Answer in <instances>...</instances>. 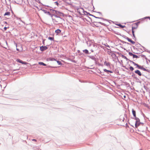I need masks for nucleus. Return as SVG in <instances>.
I'll list each match as a JSON object with an SVG mask.
<instances>
[{
    "mask_svg": "<svg viewBox=\"0 0 150 150\" xmlns=\"http://www.w3.org/2000/svg\"><path fill=\"white\" fill-rule=\"evenodd\" d=\"M125 96H124V97L125 98Z\"/></svg>",
    "mask_w": 150,
    "mask_h": 150,
    "instance_id": "nucleus-31",
    "label": "nucleus"
},
{
    "mask_svg": "<svg viewBox=\"0 0 150 150\" xmlns=\"http://www.w3.org/2000/svg\"><path fill=\"white\" fill-rule=\"evenodd\" d=\"M16 50L17 51L21 52L23 50V48H22V46L21 45L19 44L18 45H16Z\"/></svg>",
    "mask_w": 150,
    "mask_h": 150,
    "instance_id": "nucleus-2",
    "label": "nucleus"
},
{
    "mask_svg": "<svg viewBox=\"0 0 150 150\" xmlns=\"http://www.w3.org/2000/svg\"><path fill=\"white\" fill-rule=\"evenodd\" d=\"M135 73L138 74L139 76H141L142 75V74L140 71L139 70H137L135 71Z\"/></svg>",
    "mask_w": 150,
    "mask_h": 150,
    "instance_id": "nucleus-9",
    "label": "nucleus"
},
{
    "mask_svg": "<svg viewBox=\"0 0 150 150\" xmlns=\"http://www.w3.org/2000/svg\"><path fill=\"white\" fill-rule=\"evenodd\" d=\"M61 32V30L60 29H57L55 31V33L58 34L60 33Z\"/></svg>",
    "mask_w": 150,
    "mask_h": 150,
    "instance_id": "nucleus-12",
    "label": "nucleus"
},
{
    "mask_svg": "<svg viewBox=\"0 0 150 150\" xmlns=\"http://www.w3.org/2000/svg\"><path fill=\"white\" fill-rule=\"evenodd\" d=\"M129 69L132 71L134 70V68L132 66H131L129 67Z\"/></svg>",
    "mask_w": 150,
    "mask_h": 150,
    "instance_id": "nucleus-19",
    "label": "nucleus"
},
{
    "mask_svg": "<svg viewBox=\"0 0 150 150\" xmlns=\"http://www.w3.org/2000/svg\"><path fill=\"white\" fill-rule=\"evenodd\" d=\"M133 58H138V57L137 55H136L135 54H133Z\"/></svg>",
    "mask_w": 150,
    "mask_h": 150,
    "instance_id": "nucleus-17",
    "label": "nucleus"
},
{
    "mask_svg": "<svg viewBox=\"0 0 150 150\" xmlns=\"http://www.w3.org/2000/svg\"><path fill=\"white\" fill-rule=\"evenodd\" d=\"M120 27H121L122 28H124V27H125V26H123L122 25L120 24H119L118 25Z\"/></svg>",
    "mask_w": 150,
    "mask_h": 150,
    "instance_id": "nucleus-20",
    "label": "nucleus"
},
{
    "mask_svg": "<svg viewBox=\"0 0 150 150\" xmlns=\"http://www.w3.org/2000/svg\"><path fill=\"white\" fill-rule=\"evenodd\" d=\"M127 39L129 42H131L132 44H135V42L134 41L132 40L131 39H130L129 38H127Z\"/></svg>",
    "mask_w": 150,
    "mask_h": 150,
    "instance_id": "nucleus-8",
    "label": "nucleus"
},
{
    "mask_svg": "<svg viewBox=\"0 0 150 150\" xmlns=\"http://www.w3.org/2000/svg\"><path fill=\"white\" fill-rule=\"evenodd\" d=\"M142 69L144 71H146V69L145 68H144L143 67H142Z\"/></svg>",
    "mask_w": 150,
    "mask_h": 150,
    "instance_id": "nucleus-25",
    "label": "nucleus"
},
{
    "mask_svg": "<svg viewBox=\"0 0 150 150\" xmlns=\"http://www.w3.org/2000/svg\"><path fill=\"white\" fill-rule=\"evenodd\" d=\"M39 64H40V65H43L44 66H46V64H45L43 62H39Z\"/></svg>",
    "mask_w": 150,
    "mask_h": 150,
    "instance_id": "nucleus-16",
    "label": "nucleus"
},
{
    "mask_svg": "<svg viewBox=\"0 0 150 150\" xmlns=\"http://www.w3.org/2000/svg\"><path fill=\"white\" fill-rule=\"evenodd\" d=\"M45 40H43L42 41V43L43 44V45H45Z\"/></svg>",
    "mask_w": 150,
    "mask_h": 150,
    "instance_id": "nucleus-28",
    "label": "nucleus"
},
{
    "mask_svg": "<svg viewBox=\"0 0 150 150\" xmlns=\"http://www.w3.org/2000/svg\"><path fill=\"white\" fill-rule=\"evenodd\" d=\"M55 18L52 19V20L53 23L55 24H57L59 22L61 18L60 17H58L57 16H55Z\"/></svg>",
    "mask_w": 150,
    "mask_h": 150,
    "instance_id": "nucleus-1",
    "label": "nucleus"
},
{
    "mask_svg": "<svg viewBox=\"0 0 150 150\" xmlns=\"http://www.w3.org/2000/svg\"><path fill=\"white\" fill-rule=\"evenodd\" d=\"M16 61L17 62H19L20 63H21L22 64H28L27 62H23L22 60H21L20 59H17L16 60Z\"/></svg>",
    "mask_w": 150,
    "mask_h": 150,
    "instance_id": "nucleus-4",
    "label": "nucleus"
},
{
    "mask_svg": "<svg viewBox=\"0 0 150 150\" xmlns=\"http://www.w3.org/2000/svg\"><path fill=\"white\" fill-rule=\"evenodd\" d=\"M32 140L33 141H36V140L35 139H32Z\"/></svg>",
    "mask_w": 150,
    "mask_h": 150,
    "instance_id": "nucleus-29",
    "label": "nucleus"
},
{
    "mask_svg": "<svg viewBox=\"0 0 150 150\" xmlns=\"http://www.w3.org/2000/svg\"><path fill=\"white\" fill-rule=\"evenodd\" d=\"M132 63L133 64H134V65H136L137 66V67L139 69H142V67L141 66H139V65L138 64H137L135 63V62H132Z\"/></svg>",
    "mask_w": 150,
    "mask_h": 150,
    "instance_id": "nucleus-7",
    "label": "nucleus"
},
{
    "mask_svg": "<svg viewBox=\"0 0 150 150\" xmlns=\"http://www.w3.org/2000/svg\"><path fill=\"white\" fill-rule=\"evenodd\" d=\"M48 13L49 14V15H50V12H48Z\"/></svg>",
    "mask_w": 150,
    "mask_h": 150,
    "instance_id": "nucleus-30",
    "label": "nucleus"
},
{
    "mask_svg": "<svg viewBox=\"0 0 150 150\" xmlns=\"http://www.w3.org/2000/svg\"><path fill=\"white\" fill-rule=\"evenodd\" d=\"M54 4L57 5H58V4H59L57 2H55Z\"/></svg>",
    "mask_w": 150,
    "mask_h": 150,
    "instance_id": "nucleus-26",
    "label": "nucleus"
},
{
    "mask_svg": "<svg viewBox=\"0 0 150 150\" xmlns=\"http://www.w3.org/2000/svg\"><path fill=\"white\" fill-rule=\"evenodd\" d=\"M10 15V13L9 12H7L5 13L4 14V16H9Z\"/></svg>",
    "mask_w": 150,
    "mask_h": 150,
    "instance_id": "nucleus-11",
    "label": "nucleus"
},
{
    "mask_svg": "<svg viewBox=\"0 0 150 150\" xmlns=\"http://www.w3.org/2000/svg\"><path fill=\"white\" fill-rule=\"evenodd\" d=\"M129 55H130L131 56H132L134 54L132 52H129Z\"/></svg>",
    "mask_w": 150,
    "mask_h": 150,
    "instance_id": "nucleus-21",
    "label": "nucleus"
},
{
    "mask_svg": "<svg viewBox=\"0 0 150 150\" xmlns=\"http://www.w3.org/2000/svg\"><path fill=\"white\" fill-rule=\"evenodd\" d=\"M48 48L46 46H42L40 47V50L42 51H43L45 50H46Z\"/></svg>",
    "mask_w": 150,
    "mask_h": 150,
    "instance_id": "nucleus-5",
    "label": "nucleus"
},
{
    "mask_svg": "<svg viewBox=\"0 0 150 150\" xmlns=\"http://www.w3.org/2000/svg\"><path fill=\"white\" fill-rule=\"evenodd\" d=\"M57 63L59 65H61L62 64L61 62L60 61H57Z\"/></svg>",
    "mask_w": 150,
    "mask_h": 150,
    "instance_id": "nucleus-22",
    "label": "nucleus"
},
{
    "mask_svg": "<svg viewBox=\"0 0 150 150\" xmlns=\"http://www.w3.org/2000/svg\"><path fill=\"white\" fill-rule=\"evenodd\" d=\"M132 114H133V115L134 116V117H136V112L135 110H134L133 109H132Z\"/></svg>",
    "mask_w": 150,
    "mask_h": 150,
    "instance_id": "nucleus-10",
    "label": "nucleus"
},
{
    "mask_svg": "<svg viewBox=\"0 0 150 150\" xmlns=\"http://www.w3.org/2000/svg\"><path fill=\"white\" fill-rule=\"evenodd\" d=\"M135 117V120H136V122H138L139 121H140L139 119L137 117Z\"/></svg>",
    "mask_w": 150,
    "mask_h": 150,
    "instance_id": "nucleus-18",
    "label": "nucleus"
},
{
    "mask_svg": "<svg viewBox=\"0 0 150 150\" xmlns=\"http://www.w3.org/2000/svg\"><path fill=\"white\" fill-rule=\"evenodd\" d=\"M104 71L105 72H110L111 73L112 72L111 71H110V70H107L106 69H104Z\"/></svg>",
    "mask_w": 150,
    "mask_h": 150,
    "instance_id": "nucleus-14",
    "label": "nucleus"
},
{
    "mask_svg": "<svg viewBox=\"0 0 150 150\" xmlns=\"http://www.w3.org/2000/svg\"><path fill=\"white\" fill-rule=\"evenodd\" d=\"M48 39L51 40H54V38L53 37H49L48 38Z\"/></svg>",
    "mask_w": 150,
    "mask_h": 150,
    "instance_id": "nucleus-15",
    "label": "nucleus"
},
{
    "mask_svg": "<svg viewBox=\"0 0 150 150\" xmlns=\"http://www.w3.org/2000/svg\"><path fill=\"white\" fill-rule=\"evenodd\" d=\"M137 29V28L134 27H132V31L133 37L135 38V36L134 34V32L136 31Z\"/></svg>",
    "mask_w": 150,
    "mask_h": 150,
    "instance_id": "nucleus-6",
    "label": "nucleus"
},
{
    "mask_svg": "<svg viewBox=\"0 0 150 150\" xmlns=\"http://www.w3.org/2000/svg\"><path fill=\"white\" fill-rule=\"evenodd\" d=\"M83 52L86 54H88V51L87 50H83Z\"/></svg>",
    "mask_w": 150,
    "mask_h": 150,
    "instance_id": "nucleus-13",
    "label": "nucleus"
},
{
    "mask_svg": "<svg viewBox=\"0 0 150 150\" xmlns=\"http://www.w3.org/2000/svg\"><path fill=\"white\" fill-rule=\"evenodd\" d=\"M50 60H51V61H56V60L54 58H50Z\"/></svg>",
    "mask_w": 150,
    "mask_h": 150,
    "instance_id": "nucleus-23",
    "label": "nucleus"
},
{
    "mask_svg": "<svg viewBox=\"0 0 150 150\" xmlns=\"http://www.w3.org/2000/svg\"><path fill=\"white\" fill-rule=\"evenodd\" d=\"M7 28L6 27H4V31H5V30H6Z\"/></svg>",
    "mask_w": 150,
    "mask_h": 150,
    "instance_id": "nucleus-27",
    "label": "nucleus"
},
{
    "mask_svg": "<svg viewBox=\"0 0 150 150\" xmlns=\"http://www.w3.org/2000/svg\"><path fill=\"white\" fill-rule=\"evenodd\" d=\"M98 23H100L102 25H105V24L102 23V22H98Z\"/></svg>",
    "mask_w": 150,
    "mask_h": 150,
    "instance_id": "nucleus-24",
    "label": "nucleus"
},
{
    "mask_svg": "<svg viewBox=\"0 0 150 150\" xmlns=\"http://www.w3.org/2000/svg\"><path fill=\"white\" fill-rule=\"evenodd\" d=\"M143 123H142L140 122V121H139L138 122H136L135 123V127L136 128H137V127L140 125H143Z\"/></svg>",
    "mask_w": 150,
    "mask_h": 150,
    "instance_id": "nucleus-3",
    "label": "nucleus"
}]
</instances>
